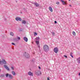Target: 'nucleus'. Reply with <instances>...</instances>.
I'll return each instance as SVG.
<instances>
[{
  "label": "nucleus",
  "mask_w": 80,
  "mask_h": 80,
  "mask_svg": "<svg viewBox=\"0 0 80 80\" xmlns=\"http://www.w3.org/2000/svg\"><path fill=\"white\" fill-rule=\"evenodd\" d=\"M79 75L80 76V72L79 74Z\"/></svg>",
  "instance_id": "nucleus-38"
},
{
  "label": "nucleus",
  "mask_w": 80,
  "mask_h": 80,
  "mask_svg": "<svg viewBox=\"0 0 80 80\" xmlns=\"http://www.w3.org/2000/svg\"><path fill=\"white\" fill-rule=\"evenodd\" d=\"M12 73L13 75H16V73H15V72L14 71L12 72Z\"/></svg>",
  "instance_id": "nucleus-15"
},
{
  "label": "nucleus",
  "mask_w": 80,
  "mask_h": 80,
  "mask_svg": "<svg viewBox=\"0 0 80 80\" xmlns=\"http://www.w3.org/2000/svg\"><path fill=\"white\" fill-rule=\"evenodd\" d=\"M72 55H73V53L72 52H71L70 54V56L72 57V58H73V56Z\"/></svg>",
  "instance_id": "nucleus-20"
},
{
  "label": "nucleus",
  "mask_w": 80,
  "mask_h": 80,
  "mask_svg": "<svg viewBox=\"0 0 80 80\" xmlns=\"http://www.w3.org/2000/svg\"><path fill=\"white\" fill-rule=\"evenodd\" d=\"M59 2H57L56 3V4H57V5H59Z\"/></svg>",
  "instance_id": "nucleus-29"
},
{
  "label": "nucleus",
  "mask_w": 80,
  "mask_h": 80,
  "mask_svg": "<svg viewBox=\"0 0 80 80\" xmlns=\"http://www.w3.org/2000/svg\"><path fill=\"white\" fill-rule=\"evenodd\" d=\"M47 80H50V79L48 77L47 78Z\"/></svg>",
  "instance_id": "nucleus-34"
},
{
  "label": "nucleus",
  "mask_w": 80,
  "mask_h": 80,
  "mask_svg": "<svg viewBox=\"0 0 80 80\" xmlns=\"http://www.w3.org/2000/svg\"><path fill=\"white\" fill-rule=\"evenodd\" d=\"M53 51L56 53H57V52H58V49L57 48H55L54 49Z\"/></svg>",
  "instance_id": "nucleus-5"
},
{
  "label": "nucleus",
  "mask_w": 80,
  "mask_h": 80,
  "mask_svg": "<svg viewBox=\"0 0 80 80\" xmlns=\"http://www.w3.org/2000/svg\"><path fill=\"white\" fill-rule=\"evenodd\" d=\"M34 36L37 35V32H34Z\"/></svg>",
  "instance_id": "nucleus-25"
},
{
  "label": "nucleus",
  "mask_w": 80,
  "mask_h": 80,
  "mask_svg": "<svg viewBox=\"0 0 80 80\" xmlns=\"http://www.w3.org/2000/svg\"><path fill=\"white\" fill-rule=\"evenodd\" d=\"M1 77H5V75L4 74H1Z\"/></svg>",
  "instance_id": "nucleus-22"
},
{
  "label": "nucleus",
  "mask_w": 80,
  "mask_h": 80,
  "mask_svg": "<svg viewBox=\"0 0 80 80\" xmlns=\"http://www.w3.org/2000/svg\"><path fill=\"white\" fill-rule=\"evenodd\" d=\"M64 57H65V58H67V56L65 55H64Z\"/></svg>",
  "instance_id": "nucleus-28"
},
{
  "label": "nucleus",
  "mask_w": 80,
  "mask_h": 80,
  "mask_svg": "<svg viewBox=\"0 0 80 80\" xmlns=\"http://www.w3.org/2000/svg\"><path fill=\"white\" fill-rule=\"evenodd\" d=\"M44 51L46 52H47L49 51V47L47 45H45L43 47Z\"/></svg>",
  "instance_id": "nucleus-1"
},
{
  "label": "nucleus",
  "mask_w": 80,
  "mask_h": 80,
  "mask_svg": "<svg viewBox=\"0 0 80 80\" xmlns=\"http://www.w3.org/2000/svg\"><path fill=\"white\" fill-rule=\"evenodd\" d=\"M13 40L15 42H17V39L16 38H14L13 39Z\"/></svg>",
  "instance_id": "nucleus-23"
},
{
  "label": "nucleus",
  "mask_w": 80,
  "mask_h": 80,
  "mask_svg": "<svg viewBox=\"0 0 80 80\" xmlns=\"http://www.w3.org/2000/svg\"><path fill=\"white\" fill-rule=\"evenodd\" d=\"M49 10H50L51 12H53V9H52V8L51 7H49Z\"/></svg>",
  "instance_id": "nucleus-17"
},
{
  "label": "nucleus",
  "mask_w": 80,
  "mask_h": 80,
  "mask_svg": "<svg viewBox=\"0 0 80 80\" xmlns=\"http://www.w3.org/2000/svg\"><path fill=\"white\" fill-rule=\"evenodd\" d=\"M72 33V35H74V36L76 35V33H75V32L73 31Z\"/></svg>",
  "instance_id": "nucleus-19"
},
{
  "label": "nucleus",
  "mask_w": 80,
  "mask_h": 80,
  "mask_svg": "<svg viewBox=\"0 0 80 80\" xmlns=\"http://www.w3.org/2000/svg\"><path fill=\"white\" fill-rule=\"evenodd\" d=\"M22 24H26L27 23V21L25 20H23L22 21Z\"/></svg>",
  "instance_id": "nucleus-9"
},
{
  "label": "nucleus",
  "mask_w": 80,
  "mask_h": 80,
  "mask_svg": "<svg viewBox=\"0 0 80 80\" xmlns=\"http://www.w3.org/2000/svg\"><path fill=\"white\" fill-rule=\"evenodd\" d=\"M35 42L37 44V45H38L40 43V41H35Z\"/></svg>",
  "instance_id": "nucleus-13"
},
{
  "label": "nucleus",
  "mask_w": 80,
  "mask_h": 80,
  "mask_svg": "<svg viewBox=\"0 0 80 80\" xmlns=\"http://www.w3.org/2000/svg\"><path fill=\"white\" fill-rule=\"evenodd\" d=\"M15 19L16 21H19L20 22L22 21V19L19 17H16Z\"/></svg>",
  "instance_id": "nucleus-6"
},
{
  "label": "nucleus",
  "mask_w": 80,
  "mask_h": 80,
  "mask_svg": "<svg viewBox=\"0 0 80 80\" xmlns=\"http://www.w3.org/2000/svg\"><path fill=\"white\" fill-rule=\"evenodd\" d=\"M12 45H15V43H14L12 42Z\"/></svg>",
  "instance_id": "nucleus-30"
},
{
  "label": "nucleus",
  "mask_w": 80,
  "mask_h": 80,
  "mask_svg": "<svg viewBox=\"0 0 80 80\" xmlns=\"http://www.w3.org/2000/svg\"><path fill=\"white\" fill-rule=\"evenodd\" d=\"M38 68H39V69H41V68L40 67H39Z\"/></svg>",
  "instance_id": "nucleus-35"
},
{
  "label": "nucleus",
  "mask_w": 80,
  "mask_h": 80,
  "mask_svg": "<svg viewBox=\"0 0 80 80\" xmlns=\"http://www.w3.org/2000/svg\"><path fill=\"white\" fill-rule=\"evenodd\" d=\"M23 40L25 41V42H28V38L26 37H24Z\"/></svg>",
  "instance_id": "nucleus-10"
},
{
  "label": "nucleus",
  "mask_w": 80,
  "mask_h": 80,
  "mask_svg": "<svg viewBox=\"0 0 80 80\" xmlns=\"http://www.w3.org/2000/svg\"><path fill=\"white\" fill-rule=\"evenodd\" d=\"M11 69H12V70H14V68H13V67H11Z\"/></svg>",
  "instance_id": "nucleus-27"
},
{
  "label": "nucleus",
  "mask_w": 80,
  "mask_h": 80,
  "mask_svg": "<svg viewBox=\"0 0 80 80\" xmlns=\"http://www.w3.org/2000/svg\"><path fill=\"white\" fill-rule=\"evenodd\" d=\"M77 62L79 63H80V57L77 59Z\"/></svg>",
  "instance_id": "nucleus-12"
},
{
  "label": "nucleus",
  "mask_w": 80,
  "mask_h": 80,
  "mask_svg": "<svg viewBox=\"0 0 80 80\" xmlns=\"http://www.w3.org/2000/svg\"><path fill=\"white\" fill-rule=\"evenodd\" d=\"M24 56L27 58H30V55H29L28 53H27L26 52H25L24 53Z\"/></svg>",
  "instance_id": "nucleus-4"
},
{
  "label": "nucleus",
  "mask_w": 80,
  "mask_h": 80,
  "mask_svg": "<svg viewBox=\"0 0 80 80\" xmlns=\"http://www.w3.org/2000/svg\"><path fill=\"white\" fill-rule=\"evenodd\" d=\"M10 35H11V36H13L14 34L12 32H10Z\"/></svg>",
  "instance_id": "nucleus-18"
},
{
  "label": "nucleus",
  "mask_w": 80,
  "mask_h": 80,
  "mask_svg": "<svg viewBox=\"0 0 80 80\" xmlns=\"http://www.w3.org/2000/svg\"><path fill=\"white\" fill-rule=\"evenodd\" d=\"M35 74L38 76H40V75H41L42 74V72L40 71L37 70L35 71Z\"/></svg>",
  "instance_id": "nucleus-3"
},
{
  "label": "nucleus",
  "mask_w": 80,
  "mask_h": 80,
  "mask_svg": "<svg viewBox=\"0 0 80 80\" xmlns=\"http://www.w3.org/2000/svg\"><path fill=\"white\" fill-rule=\"evenodd\" d=\"M61 1L62 2H63V0H61Z\"/></svg>",
  "instance_id": "nucleus-36"
},
{
  "label": "nucleus",
  "mask_w": 80,
  "mask_h": 80,
  "mask_svg": "<svg viewBox=\"0 0 80 80\" xmlns=\"http://www.w3.org/2000/svg\"><path fill=\"white\" fill-rule=\"evenodd\" d=\"M69 7H72V5H69Z\"/></svg>",
  "instance_id": "nucleus-37"
},
{
  "label": "nucleus",
  "mask_w": 80,
  "mask_h": 80,
  "mask_svg": "<svg viewBox=\"0 0 80 80\" xmlns=\"http://www.w3.org/2000/svg\"><path fill=\"white\" fill-rule=\"evenodd\" d=\"M2 61H1V60L0 59V64H1V65H2Z\"/></svg>",
  "instance_id": "nucleus-26"
},
{
  "label": "nucleus",
  "mask_w": 80,
  "mask_h": 80,
  "mask_svg": "<svg viewBox=\"0 0 80 80\" xmlns=\"http://www.w3.org/2000/svg\"><path fill=\"white\" fill-rule=\"evenodd\" d=\"M51 33H52V36H55V33L53 32H52Z\"/></svg>",
  "instance_id": "nucleus-21"
},
{
  "label": "nucleus",
  "mask_w": 80,
  "mask_h": 80,
  "mask_svg": "<svg viewBox=\"0 0 80 80\" xmlns=\"http://www.w3.org/2000/svg\"><path fill=\"white\" fill-rule=\"evenodd\" d=\"M40 38L39 37H37L36 38V40H37L36 41H40Z\"/></svg>",
  "instance_id": "nucleus-16"
},
{
  "label": "nucleus",
  "mask_w": 80,
  "mask_h": 80,
  "mask_svg": "<svg viewBox=\"0 0 80 80\" xmlns=\"http://www.w3.org/2000/svg\"><path fill=\"white\" fill-rule=\"evenodd\" d=\"M54 23H57V21H54Z\"/></svg>",
  "instance_id": "nucleus-33"
},
{
  "label": "nucleus",
  "mask_w": 80,
  "mask_h": 80,
  "mask_svg": "<svg viewBox=\"0 0 80 80\" xmlns=\"http://www.w3.org/2000/svg\"><path fill=\"white\" fill-rule=\"evenodd\" d=\"M63 5H65L66 4V3L64 1H63V2H62Z\"/></svg>",
  "instance_id": "nucleus-24"
},
{
  "label": "nucleus",
  "mask_w": 80,
  "mask_h": 80,
  "mask_svg": "<svg viewBox=\"0 0 80 80\" xmlns=\"http://www.w3.org/2000/svg\"><path fill=\"white\" fill-rule=\"evenodd\" d=\"M2 63L3 64V63L4 65H6L7 64V62L5 60L2 59Z\"/></svg>",
  "instance_id": "nucleus-7"
},
{
  "label": "nucleus",
  "mask_w": 80,
  "mask_h": 80,
  "mask_svg": "<svg viewBox=\"0 0 80 80\" xmlns=\"http://www.w3.org/2000/svg\"><path fill=\"white\" fill-rule=\"evenodd\" d=\"M4 68H6V70H7L8 71H9V70H10L9 68L8 67V66H7V65H4Z\"/></svg>",
  "instance_id": "nucleus-8"
},
{
  "label": "nucleus",
  "mask_w": 80,
  "mask_h": 80,
  "mask_svg": "<svg viewBox=\"0 0 80 80\" xmlns=\"http://www.w3.org/2000/svg\"><path fill=\"white\" fill-rule=\"evenodd\" d=\"M69 0V1H70V0Z\"/></svg>",
  "instance_id": "nucleus-39"
},
{
  "label": "nucleus",
  "mask_w": 80,
  "mask_h": 80,
  "mask_svg": "<svg viewBox=\"0 0 80 80\" xmlns=\"http://www.w3.org/2000/svg\"><path fill=\"white\" fill-rule=\"evenodd\" d=\"M5 75L7 78L8 76L10 79L11 80H12V79H13V76H12V75L10 74H8V73L6 74Z\"/></svg>",
  "instance_id": "nucleus-2"
},
{
  "label": "nucleus",
  "mask_w": 80,
  "mask_h": 80,
  "mask_svg": "<svg viewBox=\"0 0 80 80\" xmlns=\"http://www.w3.org/2000/svg\"><path fill=\"white\" fill-rule=\"evenodd\" d=\"M18 40H20V37H18Z\"/></svg>",
  "instance_id": "nucleus-31"
},
{
  "label": "nucleus",
  "mask_w": 80,
  "mask_h": 80,
  "mask_svg": "<svg viewBox=\"0 0 80 80\" xmlns=\"http://www.w3.org/2000/svg\"><path fill=\"white\" fill-rule=\"evenodd\" d=\"M32 61H33V60H32Z\"/></svg>",
  "instance_id": "nucleus-40"
},
{
  "label": "nucleus",
  "mask_w": 80,
  "mask_h": 80,
  "mask_svg": "<svg viewBox=\"0 0 80 80\" xmlns=\"http://www.w3.org/2000/svg\"><path fill=\"white\" fill-rule=\"evenodd\" d=\"M33 4L35 5L37 7H39V4L37 3H33Z\"/></svg>",
  "instance_id": "nucleus-11"
},
{
  "label": "nucleus",
  "mask_w": 80,
  "mask_h": 80,
  "mask_svg": "<svg viewBox=\"0 0 80 80\" xmlns=\"http://www.w3.org/2000/svg\"><path fill=\"white\" fill-rule=\"evenodd\" d=\"M28 74L29 75H31V76H33V74L31 72H28Z\"/></svg>",
  "instance_id": "nucleus-14"
},
{
  "label": "nucleus",
  "mask_w": 80,
  "mask_h": 80,
  "mask_svg": "<svg viewBox=\"0 0 80 80\" xmlns=\"http://www.w3.org/2000/svg\"><path fill=\"white\" fill-rule=\"evenodd\" d=\"M38 47L39 48H40V44H39V45H38Z\"/></svg>",
  "instance_id": "nucleus-32"
}]
</instances>
